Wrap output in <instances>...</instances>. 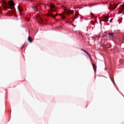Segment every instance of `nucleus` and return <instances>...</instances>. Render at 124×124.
Masks as SVG:
<instances>
[{
	"label": "nucleus",
	"instance_id": "22",
	"mask_svg": "<svg viewBox=\"0 0 124 124\" xmlns=\"http://www.w3.org/2000/svg\"><path fill=\"white\" fill-rule=\"evenodd\" d=\"M52 11H54V10H52Z\"/></svg>",
	"mask_w": 124,
	"mask_h": 124
},
{
	"label": "nucleus",
	"instance_id": "18",
	"mask_svg": "<svg viewBox=\"0 0 124 124\" xmlns=\"http://www.w3.org/2000/svg\"><path fill=\"white\" fill-rule=\"evenodd\" d=\"M25 47H26V45H24L22 46V49H23V48H25Z\"/></svg>",
	"mask_w": 124,
	"mask_h": 124
},
{
	"label": "nucleus",
	"instance_id": "6",
	"mask_svg": "<svg viewBox=\"0 0 124 124\" xmlns=\"http://www.w3.org/2000/svg\"><path fill=\"white\" fill-rule=\"evenodd\" d=\"M41 6L39 5L36 6H34L32 7V9H34V10H36L37 11H39V8H40Z\"/></svg>",
	"mask_w": 124,
	"mask_h": 124
},
{
	"label": "nucleus",
	"instance_id": "16",
	"mask_svg": "<svg viewBox=\"0 0 124 124\" xmlns=\"http://www.w3.org/2000/svg\"><path fill=\"white\" fill-rule=\"evenodd\" d=\"M83 51H84V52L85 53H86V54H87L88 55V56H89V57H91V55H90V54L88 53V52H87L86 50H83Z\"/></svg>",
	"mask_w": 124,
	"mask_h": 124
},
{
	"label": "nucleus",
	"instance_id": "5",
	"mask_svg": "<svg viewBox=\"0 0 124 124\" xmlns=\"http://www.w3.org/2000/svg\"><path fill=\"white\" fill-rule=\"evenodd\" d=\"M103 21L104 22V23H107L108 22V19H109V16H104V17L102 18Z\"/></svg>",
	"mask_w": 124,
	"mask_h": 124
},
{
	"label": "nucleus",
	"instance_id": "10",
	"mask_svg": "<svg viewBox=\"0 0 124 124\" xmlns=\"http://www.w3.org/2000/svg\"><path fill=\"white\" fill-rule=\"evenodd\" d=\"M114 34H115L114 33H108V35H109V36L110 38H113V37H114Z\"/></svg>",
	"mask_w": 124,
	"mask_h": 124
},
{
	"label": "nucleus",
	"instance_id": "4",
	"mask_svg": "<svg viewBox=\"0 0 124 124\" xmlns=\"http://www.w3.org/2000/svg\"><path fill=\"white\" fill-rule=\"evenodd\" d=\"M124 11V5H121L119 8V11L118 12L119 14H122V12Z\"/></svg>",
	"mask_w": 124,
	"mask_h": 124
},
{
	"label": "nucleus",
	"instance_id": "21",
	"mask_svg": "<svg viewBox=\"0 0 124 124\" xmlns=\"http://www.w3.org/2000/svg\"><path fill=\"white\" fill-rule=\"evenodd\" d=\"M76 19V16L74 17V19Z\"/></svg>",
	"mask_w": 124,
	"mask_h": 124
},
{
	"label": "nucleus",
	"instance_id": "7",
	"mask_svg": "<svg viewBox=\"0 0 124 124\" xmlns=\"http://www.w3.org/2000/svg\"><path fill=\"white\" fill-rule=\"evenodd\" d=\"M109 8L110 9H116L117 8V6H116V4L112 5V4H109Z\"/></svg>",
	"mask_w": 124,
	"mask_h": 124
},
{
	"label": "nucleus",
	"instance_id": "9",
	"mask_svg": "<svg viewBox=\"0 0 124 124\" xmlns=\"http://www.w3.org/2000/svg\"><path fill=\"white\" fill-rule=\"evenodd\" d=\"M17 9H18V11L19 12L20 15H21V14H21L22 10V7L18 6V7H17Z\"/></svg>",
	"mask_w": 124,
	"mask_h": 124
},
{
	"label": "nucleus",
	"instance_id": "2",
	"mask_svg": "<svg viewBox=\"0 0 124 124\" xmlns=\"http://www.w3.org/2000/svg\"><path fill=\"white\" fill-rule=\"evenodd\" d=\"M36 19L38 20V23L42 25L43 24V16H42L41 15L37 14L36 16Z\"/></svg>",
	"mask_w": 124,
	"mask_h": 124
},
{
	"label": "nucleus",
	"instance_id": "3",
	"mask_svg": "<svg viewBox=\"0 0 124 124\" xmlns=\"http://www.w3.org/2000/svg\"><path fill=\"white\" fill-rule=\"evenodd\" d=\"M64 13L67 14V15H69V14H72V13H74V11L73 10H69L66 9H64Z\"/></svg>",
	"mask_w": 124,
	"mask_h": 124
},
{
	"label": "nucleus",
	"instance_id": "14",
	"mask_svg": "<svg viewBox=\"0 0 124 124\" xmlns=\"http://www.w3.org/2000/svg\"><path fill=\"white\" fill-rule=\"evenodd\" d=\"M55 7V4H50L51 9H52V8H54Z\"/></svg>",
	"mask_w": 124,
	"mask_h": 124
},
{
	"label": "nucleus",
	"instance_id": "8",
	"mask_svg": "<svg viewBox=\"0 0 124 124\" xmlns=\"http://www.w3.org/2000/svg\"><path fill=\"white\" fill-rule=\"evenodd\" d=\"M48 16H49V17H53V18H54L55 19L56 18V16H58V14H57L56 15H54L52 14V12H49L48 13Z\"/></svg>",
	"mask_w": 124,
	"mask_h": 124
},
{
	"label": "nucleus",
	"instance_id": "1",
	"mask_svg": "<svg viewBox=\"0 0 124 124\" xmlns=\"http://www.w3.org/2000/svg\"><path fill=\"white\" fill-rule=\"evenodd\" d=\"M13 6H14V2L13 1L10 0L8 3H7V2L3 0V9L6 11L7 10V8L13 9Z\"/></svg>",
	"mask_w": 124,
	"mask_h": 124
},
{
	"label": "nucleus",
	"instance_id": "15",
	"mask_svg": "<svg viewBox=\"0 0 124 124\" xmlns=\"http://www.w3.org/2000/svg\"><path fill=\"white\" fill-rule=\"evenodd\" d=\"M93 5H94V4H93V3H89V4L88 5L89 6H93Z\"/></svg>",
	"mask_w": 124,
	"mask_h": 124
},
{
	"label": "nucleus",
	"instance_id": "17",
	"mask_svg": "<svg viewBox=\"0 0 124 124\" xmlns=\"http://www.w3.org/2000/svg\"><path fill=\"white\" fill-rule=\"evenodd\" d=\"M66 17L64 16H62V19H63V20H64V19H66Z\"/></svg>",
	"mask_w": 124,
	"mask_h": 124
},
{
	"label": "nucleus",
	"instance_id": "19",
	"mask_svg": "<svg viewBox=\"0 0 124 124\" xmlns=\"http://www.w3.org/2000/svg\"><path fill=\"white\" fill-rule=\"evenodd\" d=\"M112 21H113V19H111L109 21V22H110V23H112Z\"/></svg>",
	"mask_w": 124,
	"mask_h": 124
},
{
	"label": "nucleus",
	"instance_id": "20",
	"mask_svg": "<svg viewBox=\"0 0 124 124\" xmlns=\"http://www.w3.org/2000/svg\"><path fill=\"white\" fill-rule=\"evenodd\" d=\"M56 21H57V22H58V21H60V20L58 19V20H57Z\"/></svg>",
	"mask_w": 124,
	"mask_h": 124
},
{
	"label": "nucleus",
	"instance_id": "11",
	"mask_svg": "<svg viewBox=\"0 0 124 124\" xmlns=\"http://www.w3.org/2000/svg\"><path fill=\"white\" fill-rule=\"evenodd\" d=\"M92 64L93 67L94 71V72H95V71H96V67L95 66V65L93 63Z\"/></svg>",
	"mask_w": 124,
	"mask_h": 124
},
{
	"label": "nucleus",
	"instance_id": "13",
	"mask_svg": "<svg viewBox=\"0 0 124 124\" xmlns=\"http://www.w3.org/2000/svg\"><path fill=\"white\" fill-rule=\"evenodd\" d=\"M28 41H29V42H31H31H32V40L31 39V37H28Z\"/></svg>",
	"mask_w": 124,
	"mask_h": 124
},
{
	"label": "nucleus",
	"instance_id": "12",
	"mask_svg": "<svg viewBox=\"0 0 124 124\" xmlns=\"http://www.w3.org/2000/svg\"><path fill=\"white\" fill-rule=\"evenodd\" d=\"M107 37V33H106V32H105L103 35L102 38H105V37Z\"/></svg>",
	"mask_w": 124,
	"mask_h": 124
}]
</instances>
